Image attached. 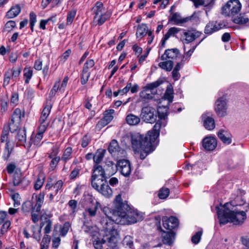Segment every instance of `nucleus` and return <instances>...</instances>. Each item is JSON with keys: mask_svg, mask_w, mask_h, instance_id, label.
Segmentation results:
<instances>
[{"mask_svg": "<svg viewBox=\"0 0 249 249\" xmlns=\"http://www.w3.org/2000/svg\"><path fill=\"white\" fill-rule=\"evenodd\" d=\"M45 194L44 192L40 193L37 198L36 205L34 208V210L36 212H38L40 210V208L43 203L44 199Z\"/></svg>", "mask_w": 249, "mask_h": 249, "instance_id": "41", "label": "nucleus"}, {"mask_svg": "<svg viewBox=\"0 0 249 249\" xmlns=\"http://www.w3.org/2000/svg\"><path fill=\"white\" fill-rule=\"evenodd\" d=\"M68 81V77H65L62 81V82L61 84V87H59V92L63 93L64 91L65 88L67 87Z\"/></svg>", "mask_w": 249, "mask_h": 249, "instance_id": "63", "label": "nucleus"}, {"mask_svg": "<svg viewBox=\"0 0 249 249\" xmlns=\"http://www.w3.org/2000/svg\"><path fill=\"white\" fill-rule=\"evenodd\" d=\"M157 144L158 141H156L153 143L147 144L146 146L142 147L139 151H137L140 153V157L141 159H144L148 154L154 151Z\"/></svg>", "mask_w": 249, "mask_h": 249, "instance_id": "23", "label": "nucleus"}, {"mask_svg": "<svg viewBox=\"0 0 249 249\" xmlns=\"http://www.w3.org/2000/svg\"><path fill=\"white\" fill-rule=\"evenodd\" d=\"M201 33L196 30L188 31L183 33L182 38L184 43H189L200 36Z\"/></svg>", "mask_w": 249, "mask_h": 249, "instance_id": "21", "label": "nucleus"}, {"mask_svg": "<svg viewBox=\"0 0 249 249\" xmlns=\"http://www.w3.org/2000/svg\"><path fill=\"white\" fill-rule=\"evenodd\" d=\"M163 61L159 63V66L162 69L167 71H170L173 69L174 63L172 60H163Z\"/></svg>", "mask_w": 249, "mask_h": 249, "instance_id": "39", "label": "nucleus"}, {"mask_svg": "<svg viewBox=\"0 0 249 249\" xmlns=\"http://www.w3.org/2000/svg\"><path fill=\"white\" fill-rule=\"evenodd\" d=\"M95 64L93 59L87 60L84 64L81 73V83L82 85L85 84L88 81L90 75L89 69L92 68Z\"/></svg>", "mask_w": 249, "mask_h": 249, "instance_id": "14", "label": "nucleus"}, {"mask_svg": "<svg viewBox=\"0 0 249 249\" xmlns=\"http://www.w3.org/2000/svg\"><path fill=\"white\" fill-rule=\"evenodd\" d=\"M29 183L28 180H26L25 178H21V174L15 173L14 175L13 184L14 186L26 185Z\"/></svg>", "mask_w": 249, "mask_h": 249, "instance_id": "34", "label": "nucleus"}, {"mask_svg": "<svg viewBox=\"0 0 249 249\" xmlns=\"http://www.w3.org/2000/svg\"><path fill=\"white\" fill-rule=\"evenodd\" d=\"M114 209L110 210V216L108 217L114 223L121 225H128L142 221L143 214L137 210L129 207L125 202H122L121 196H116L114 202Z\"/></svg>", "mask_w": 249, "mask_h": 249, "instance_id": "2", "label": "nucleus"}, {"mask_svg": "<svg viewBox=\"0 0 249 249\" xmlns=\"http://www.w3.org/2000/svg\"><path fill=\"white\" fill-rule=\"evenodd\" d=\"M75 14L76 12L74 10L71 11L69 13L67 18V24L68 25H70L72 22Z\"/></svg>", "mask_w": 249, "mask_h": 249, "instance_id": "61", "label": "nucleus"}, {"mask_svg": "<svg viewBox=\"0 0 249 249\" xmlns=\"http://www.w3.org/2000/svg\"><path fill=\"white\" fill-rule=\"evenodd\" d=\"M123 244L129 248H132L133 241L132 237L130 235L125 236L123 240Z\"/></svg>", "mask_w": 249, "mask_h": 249, "instance_id": "54", "label": "nucleus"}, {"mask_svg": "<svg viewBox=\"0 0 249 249\" xmlns=\"http://www.w3.org/2000/svg\"><path fill=\"white\" fill-rule=\"evenodd\" d=\"M163 227L168 230L173 231L172 230L176 228L178 225V219L175 216H163L162 218Z\"/></svg>", "mask_w": 249, "mask_h": 249, "instance_id": "18", "label": "nucleus"}, {"mask_svg": "<svg viewBox=\"0 0 249 249\" xmlns=\"http://www.w3.org/2000/svg\"><path fill=\"white\" fill-rule=\"evenodd\" d=\"M17 144L19 145L25 144L26 141V129H19L16 136Z\"/></svg>", "mask_w": 249, "mask_h": 249, "instance_id": "35", "label": "nucleus"}, {"mask_svg": "<svg viewBox=\"0 0 249 249\" xmlns=\"http://www.w3.org/2000/svg\"><path fill=\"white\" fill-rule=\"evenodd\" d=\"M15 146L14 142L12 141H8L6 142L5 150L4 151L3 158L7 160L10 157Z\"/></svg>", "mask_w": 249, "mask_h": 249, "instance_id": "31", "label": "nucleus"}, {"mask_svg": "<svg viewBox=\"0 0 249 249\" xmlns=\"http://www.w3.org/2000/svg\"><path fill=\"white\" fill-rule=\"evenodd\" d=\"M11 198L14 201V207L17 208L21 204V198L18 193H14L11 196Z\"/></svg>", "mask_w": 249, "mask_h": 249, "instance_id": "50", "label": "nucleus"}, {"mask_svg": "<svg viewBox=\"0 0 249 249\" xmlns=\"http://www.w3.org/2000/svg\"><path fill=\"white\" fill-rule=\"evenodd\" d=\"M8 70L9 71H11V74L12 75V80L13 81H16L21 73V68H15L13 69H9Z\"/></svg>", "mask_w": 249, "mask_h": 249, "instance_id": "44", "label": "nucleus"}, {"mask_svg": "<svg viewBox=\"0 0 249 249\" xmlns=\"http://www.w3.org/2000/svg\"><path fill=\"white\" fill-rule=\"evenodd\" d=\"M162 84V81L158 80L154 82L148 84L144 87L143 90L140 93V97L143 99H151L153 98L152 90Z\"/></svg>", "mask_w": 249, "mask_h": 249, "instance_id": "13", "label": "nucleus"}, {"mask_svg": "<svg viewBox=\"0 0 249 249\" xmlns=\"http://www.w3.org/2000/svg\"><path fill=\"white\" fill-rule=\"evenodd\" d=\"M190 19V18L187 17L182 18L180 15L178 13H172L170 16L169 20L174 21L176 24H182L187 22Z\"/></svg>", "mask_w": 249, "mask_h": 249, "instance_id": "27", "label": "nucleus"}, {"mask_svg": "<svg viewBox=\"0 0 249 249\" xmlns=\"http://www.w3.org/2000/svg\"><path fill=\"white\" fill-rule=\"evenodd\" d=\"M149 31L148 30V27L146 24L142 23L138 25L136 36L137 38H142L145 36Z\"/></svg>", "mask_w": 249, "mask_h": 249, "instance_id": "29", "label": "nucleus"}, {"mask_svg": "<svg viewBox=\"0 0 249 249\" xmlns=\"http://www.w3.org/2000/svg\"><path fill=\"white\" fill-rule=\"evenodd\" d=\"M220 28L219 25L215 22H210L206 26L205 29V33L211 34L214 32L218 30Z\"/></svg>", "mask_w": 249, "mask_h": 249, "instance_id": "37", "label": "nucleus"}, {"mask_svg": "<svg viewBox=\"0 0 249 249\" xmlns=\"http://www.w3.org/2000/svg\"><path fill=\"white\" fill-rule=\"evenodd\" d=\"M103 212L104 216L100 220L102 231H104L102 235L96 227H87L85 231L92 236L93 245L95 249H102L103 245H107L110 249H114L116 247L118 232L112 221L108 217L110 216V209L105 207L103 209Z\"/></svg>", "mask_w": 249, "mask_h": 249, "instance_id": "1", "label": "nucleus"}, {"mask_svg": "<svg viewBox=\"0 0 249 249\" xmlns=\"http://www.w3.org/2000/svg\"><path fill=\"white\" fill-rule=\"evenodd\" d=\"M51 238L48 235H45L40 243V249H47L49 246V243L50 242Z\"/></svg>", "mask_w": 249, "mask_h": 249, "instance_id": "49", "label": "nucleus"}, {"mask_svg": "<svg viewBox=\"0 0 249 249\" xmlns=\"http://www.w3.org/2000/svg\"><path fill=\"white\" fill-rule=\"evenodd\" d=\"M203 125L208 130H212L215 128L214 120L212 117V112H208L203 113L201 116Z\"/></svg>", "mask_w": 249, "mask_h": 249, "instance_id": "19", "label": "nucleus"}, {"mask_svg": "<svg viewBox=\"0 0 249 249\" xmlns=\"http://www.w3.org/2000/svg\"><path fill=\"white\" fill-rule=\"evenodd\" d=\"M51 108L52 105L50 103L47 104L41 111L39 119V126L38 127V128L41 129V131L46 130L49 124L50 121L48 120V116L50 113Z\"/></svg>", "mask_w": 249, "mask_h": 249, "instance_id": "10", "label": "nucleus"}, {"mask_svg": "<svg viewBox=\"0 0 249 249\" xmlns=\"http://www.w3.org/2000/svg\"><path fill=\"white\" fill-rule=\"evenodd\" d=\"M179 53V50L176 48L166 50L161 55V59L162 60H166L167 59H175L178 57Z\"/></svg>", "mask_w": 249, "mask_h": 249, "instance_id": "26", "label": "nucleus"}, {"mask_svg": "<svg viewBox=\"0 0 249 249\" xmlns=\"http://www.w3.org/2000/svg\"><path fill=\"white\" fill-rule=\"evenodd\" d=\"M16 25V22L13 20H9L6 22L4 26V31L9 32L12 31Z\"/></svg>", "mask_w": 249, "mask_h": 249, "instance_id": "55", "label": "nucleus"}, {"mask_svg": "<svg viewBox=\"0 0 249 249\" xmlns=\"http://www.w3.org/2000/svg\"><path fill=\"white\" fill-rule=\"evenodd\" d=\"M19 124H17L15 122H12L11 120L9 124H6L8 125V128H9V130L11 132L14 133L17 130Z\"/></svg>", "mask_w": 249, "mask_h": 249, "instance_id": "58", "label": "nucleus"}, {"mask_svg": "<svg viewBox=\"0 0 249 249\" xmlns=\"http://www.w3.org/2000/svg\"><path fill=\"white\" fill-rule=\"evenodd\" d=\"M24 76L25 78V82L27 84L33 75V70L30 68H25L23 71Z\"/></svg>", "mask_w": 249, "mask_h": 249, "instance_id": "48", "label": "nucleus"}, {"mask_svg": "<svg viewBox=\"0 0 249 249\" xmlns=\"http://www.w3.org/2000/svg\"><path fill=\"white\" fill-rule=\"evenodd\" d=\"M12 78L11 71L8 70L4 74V78L3 80V85L4 86L8 85L9 84L10 78Z\"/></svg>", "mask_w": 249, "mask_h": 249, "instance_id": "62", "label": "nucleus"}, {"mask_svg": "<svg viewBox=\"0 0 249 249\" xmlns=\"http://www.w3.org/2000/svg\"><path fill=\"white\" fill-rule=\"evenodd\" d=\"M63 186V182L61 180H59L55 184L52 182V179L48 181L45 186L46 190H51L53 191L54 195H56L58 191L61 189Z\"/></svg>", "mask_w": 249, "mask_h": 249, "instance_id": "24", "label": "nucleus"}, {"mask_svg": "<svg viewBox=\"0 0 249 249\" xmlns=\"http://www.w3.org/2000/svg\"><path fill=\"white\" fill-rule=\"evenodd\" d=\"M140 120L139 116L132 113L128 114L125 118L126 123L130 125L138 124L140 122Z\"/></svg>", "mask_w": 249, "mask_h": 249, "instance_id": "36", "label": "nucleus"}, {"mask_svg": "<svg viewBox=\"0 0 249 249\" xmlns=\"http://www.w3.org/2000/svg\"><path fill=\"white\" fill-rule=\"evenodd\" d=\"M93 188L107 197H109L112 195V189L107 184L106 180L101 181V183H97L96 185H92Z\"/></svg>", "mask_w": 249, "mask_h": 249, "instance_id": "16", "label": "nucleus"}, {"mask_svg": "<svg viewBox=\"0 0 249 249\" xmlns=\"http://www.w3.org/2000/svg\"><path fill=\"white\" fill-rule=\"evenodd\" d=\"M108 150L112 156L117 157L122 156L125 153L124 150L120 148L117 141L115 140H113L110 142Z\"/></svg>", "mask_w": 249, "mask_h": 249, "instance_id": "20", "label": "nucleus"}, {"mask_svg": "<svg viewBox=\"0 0 249 249\" xmlns=\"http://www.w3.org/2000/svg\"><path fill=\"white\" fill-rule=\"evenodd\" d=\"M60 84V80H58L55 83L54 86H53V89H51V90L50 91V92L49 93V96L50 97H53L55 95L57 91V90L59 91V88Z\"/></svg>", "mask_w": 249, "mask_h": 249, "instance_id": "56", "label": "nucleus"}, {"mask_svg": "<svg viewBox=\"0 0 249 249\" xmlns=\"http://www.w3.org/2000/svg\"><path fill=\"white\" fill-rule=\"evenodd\" d=\"M100 206V202L96 201L92 206H88L85 208L83 213L84 224L91 221L92 218L96 215L97 209Z\"/></svg>", "mask_w": 249, "mask_h": 249, "instance_id": "11", "label": "nucleus"}, {"mask_svg": "<svg viewBox=\"0 0 249 249\" xmlns=\"http://www.w3.org/2000/svg\"><path fill=\"white\" fill-rule=\"evenodd\" d=\"M46 130L41 131L38 128V132L35 135L32 134L29 141L25 143L24 147L28 150H35L41 145L43 135Z\"/></svg>", "mask_w": 249, "mask_h": 249, "instance_id": "8", "label": "nucleus"}, {"mask_svg": "<svg viewBox=\"0 0 249 249\" xmlns=\"http://www.w3.org/2000/svg\"><path fill=\"white\" fill-rule=\"evenodd\" d=\"M162 241L164 244L172 246L175 240V233L173 231H165L161 229Z\"/></svg>", "mask_w": 249, "mask_h": 249, "instance_id": "22", "label": "nucleus"}, {"mask_svg": "<svg viewBox=\"0 0 249 249\" xmlns=\"http://www.w3.org/2000/svg\"><path fill=\"white\" fill-rule=\"evenodd\" d=\"M110 177L107 175V172L102 166L99 164H95L93 168V172L91 177V185H96L97 183H101L104 180Z\"/></svg>", "mask_w": 249, "mask_h": 249, "instance_id": "7", "label": "nucleus"}, {"mask_svg": "<svg viewBox=\"0 0 249 249\" xmlns=\"http://www.w3.org/2000/svg\"><path fill=\"white\" fill-rule=\"evenodd\" d=\"M124 177H128L131 173V167L129 161L127 160H120L117 162V169Z\"/></svg>", "mask_w": 249, "mask_h": 249, "instance_id": "17", "label": "nucleus"}, {"mask_svg": "<svg viewBox=\"0 0 249 249\" xmlns=\"http://www.w3.org/2000/svg\"><path fill=\"white\" fill-rule=\"evenodd\" d=\"M45 177L44 175H40L38 176L34 184V188L36 190H39L42 186L44 182Z\"/></svg>", "mask_w": 249, "mask_h": 249, "instance_id": "46", "label": "nucleus"}, {"mask_svg": "<svg viewBox=\"0 0 249 249\" xmlns=\"http://www.w3.org/2000/svg\"><path fill=\"white\" fill-rule=\"evenodd\" d=\"M106 153L105 150L99 149L98 150L93 156V161L95 164H98L102 160L105 154Z\"/></svg>", "mask_w": 249, "mask_h": 249, "instance_id": "40", "label": "nucleus"}, {"mask_svg": "<svg viewBox=\"0 0 249 249\" xmlns=\"http://www.w3.org/2000/svg\"><path fill=\"white\" fill-rule=\"evenodd\" d=\"M41 226H45L44 232L45 233H49L52 229V222L47 217H45L41 219Z\"/></svg>", "mask_w": 249, "mask_h": 249, "instance_id": "38", "label": "nucleus"}, {"mask_svg": "<svg viewBox=\"0 0 249 249\" xmlns=\"http://www.w3.org/2000/svg\"><path fill=\"white\" fill-rule=\"evenodd\" d=\"M69 206L71 208V214H74L77 211V202L76 200L72 199L68 203Z\"/></svg>", "mask_w": 249, "mask_h": 249, "instance_id": "52", "label": "nucleus"}, {"mask_svg": "<svg viewBox=\"0 0 249 249\" xmlns=\"http://www.w3.org/2000/svg\"><path fill=\"white\" fill-rule=\"evenodd\" d=\"M167 107H159L157 109L159 117L160 119H165L167 116Z\"/></svg>", "mask_w": 249, "mask_h": 249, "instance_id": "45", "label": "nucleus"}, {"mask_svg": "<svg viewBox=\"0 0 249 249\" xmlns=\"http://www.w3.org/2000/svg\"><path fill=\"white\" fill-rule=\"evenodd\" d=\"M143 120L149 123H153L157 119V111L156 109L151 107H145L142 108L141 113Z\"/></svg>", "mask_w": 249, "mask_h": 249, "instance_id": "12", "label": "nucleus"}, {"mask_svg": "<svg viewBox=\"0 0 249 249\" xmlns=\"http://www.w3.org/2000/svg\"><path fill=\"white\" fill-rule=\"evenodd\" d=\"M241 240L245 249H249V237H242Z\"/></svg>", "mask_w": 249, "mask_h": 249, "instance_id": "64", "label": "nucleus"}, {"mask_svg": "<svg viewBox=\"0 0 249 249\" xmlns=\"http://www.w3.org/2000/svg\"><path fill=\"white\" fill-rule=\"evenodd\" d=\"M228 100L225 96L218 98L215 103L214 110L216 114L223 117L228 114Z\"/></svg>", "mask_w": 249, "mask_h": 249, "instance_id": "9", "label": "nucleus"}, {"mask_svg": "<svg viewBox=\"0 0 249 249\" xmlns=\"http://www.w3.org/2000/svg\"><path fill=\"white\" fill-rule=\"evenodd\" d=\"M232 21L238 24H244L249 21L248 16L245 13L238 14L231 18Z\"/></svg>", "mask_w": 249, "mask_h": 249, "instance_id": "28", "label": "nucleus"}, {"mask_svg": "<svg viewBox=\"0 0 249 249\" xmlns=\"http://www.w3.org/2000/svg\"><path fill=\"white\" fill-rule=\"evenodd\" d=\"M203 149L207 151L214 150L217 146V142L215 137L210 135L204 138L201 142Z\"/></svg>", "mask_w": 249, "mask_h": 249, "instance_id": "15", "label": "nucleus"}, {"mask_svg": "<svg viewBox=\"0 0 249 249\" xmlns=\"http://www.w3.org/2000/svg\"><path fill=\"white\" fill-rule=\"evenodd\" d=\"M106 166L105 170L107 172V175L109 176V177L112 176L116 172L117 165H115L113 161L110 160L106 161Z\"/></svg>", "mask_w": 249, "mask_h": 249, "instance_id": "32", "label": "nucleus"}, {"mask_svg": "<svg viewBox=\"0 0 249 249\" xmlns=\"http://www.w3.org/2000/svg\"><path fill=\"white\" fill-rule=\"evenodd\" d=\"M161 126V121H158L153 129L149 131L145 136L140 133L132 135L131 144L133 150L135 151H139L142 147L146 146L147 144L153 143L157 141Z\"/></svg>", "mask_w": 249, "mask_h": 249, "instance_id": "4", "label": "nucleus"}, {"mask_svg": "<svg viewBox=\"0 0 249 249\" xmlns=\"http://www.w3.org/2000/svg\"><path fill=\"white\" fill-rule=\"evenodd\" d=\"M170 191L167 188H162L160 190L158 196L160 199L166 198L169 195Z\"/></svg>", "mask_w": 249, "mask_h": 249, "instance_id": "53", "label": "nucleus"}, {"mask_svg": "<svg viewBox=\"0 0 249 249\" xmlns=\"http://www.w3.org/2000/svg\"><path fill=\"white\" fill-rule=\"evenodd\" d=\"M203 231L202 230H200L197 232H196L191 238V241L193 243L195 244H197L201 238V236L202 235Z\"/></svg>", "mask_w": 249, "mask_h": 249, "instance_id": "51", "label": "nucleus"}, {"mask_svg": "<svg viewBox=\"0 0 249 249\" xmlns=\"http://www.w3.org/2000/svg\"><path fill=\"white\" fill-rule=\"evenodd\" d=\"M195 49V47L189 50L188 52L184 53L183 58L181 60V63H183L185 61H188L189 59L190 56L194 52Z\"/></svg>", "mask_w": 249, "mask_h": 249, "instance_id": "59", "label": "nucleus"}, {"mask_svg": "<svg viewBox=\"0 0 249 249\" xmlns=\"http://www.w3.org/2000/svg\"><path fill=\"white\" fill-rule=\"evenodd\" d=\"M21 8L19 5L12 6L6 13V17L7 18H12L17 17L20 12Z\"/></svg>", "mask_w": 249, "mask_h": 249, "instance_id": "33", "label": "nucleus"}, {"mask_svg": "<svg viewBox=\"0 0 249 249\" xmlns=\"http://www.w3.org/2000/svg\"><path fill=\"white\" fill-rule=\"evenodd\" d=\"M217 135L224 143L229 144L231 142V139L225 135V132L223 130L219 131L217 133Z\"/></svg>", "mask_w": 249, "mask_h": 249, "instance_id": "47", "label": "nucleus"}, {"mask_svg": "<svg viewBox=\"0 0 249 249\" xmlns=\"http://www.w3.org/2000/svg\"><path fill=\"white\" fill-rule=\"evenodd\" d=\"M70 227L71 225L69 222H65L63 227L60 228L61 234L63 236H65L67 234Z\"/></svg>", "mask_w": 249, "mask_h": 249, "instance_id": "57", "label": "nucleus"}, {"mask_svg": "<svg viewBox=\"0 0 249 249\" xmlns=\"http://www.w3.org/2000/svg\"><path fill=\"white\" fill-rule=\"evenodd\" d=\"M72 154V148L71 147H67L64 151L61 158L62 160L66 162L71 159Z\"/></svg>", "mask_w": 249, "mask_h": 249, "instance_id": "43", "label": "nucleus"}, {"mask_svg": "<svg viewBox=\"0 0 249 249\" xmlns=\"http://www.w3.org/2000/svg\"><path fill=\"white\" fill-rule=\"evenodd\" d=\"M241 205V204L228 202L223 205L216 206L215 209L220 224L225 225L229 222L237 225L242 224L247 218L246 212L248 211L249 205L246 204L244 210L238 207Z\"/></svg>", "mask_w": 249, "mask_h": 249, "instance_id": "3", "label": "nucleus"}, {"mask_svg": "<svg viewBox=\"0 0 249 249\" xmlns=\"http://www.w3.org/2000/svg\"><path fill=\"white\" fill-rule=\"evenodd\" d=\"M94 15L93 24L94 25H102L109 18L106 13L102 2L97 1L92 9Z\"/></svg>", "mask_w": 249, "mask_h": 249, "instance_id": "5", "label": "nucleus"}, {"mask_svg": "<svg viewBox=\"0 0 249 249\" xmlns=\"http://www.w3.org/2000/svg\"><path fill=\"white\" fill-rule=\"evenodd\" d=\"M242 8V4L239 0H229L222 8V14L232 18L238 15Z\"/></svg>", "mask_w": 249, "mask_h": 249, "instance_id": "6", "label": "nucleus"}, {"mask_svg": "<svg viewBox=\"0 0 249 249\" xmlns=\"http://www.w3.org/2000/svg\"><path fill=\"white\" fill-rule=\"evenodd\" d=\"M49 158L52 159L50 167L52 169H53L57 165L58 162L60 160V158L59 157H55L53 158L52 155H49Z\"/></svg>", "mask_w": 249, "mask_h": 249, "instance_id": "60", "label": "nucleus"}, {"mask_svg": "<svg viewBox=\"0 0 249 249\" xmlns=\"http://www.w3.org/2000/svg\"><path fill=\"white\" fill-rule=\"evenodd\" d=\"M174 91L173 88L171 86H168L165 91L163 98L165 100L168 101V104L172 102L174 98Z\"/></svg>", "mask_w": 249, "mask_h": 249, "instance_id": "42", "label": "nucleus"}, {"mask_svg": "<svg viewBox=\"0 0 249 249\" xmlns=\"http://www.w3.org/2000/svg\"><path fill=\"white\" fill-rule=\"evenodd\" d=\"M24 117V113L21 109L17 108L14 111L12 116L11 121L15 122L17 124H20L22 118Z\"/></svg>", "mask_w": 249, "mask_h": 249, "instance_id": "30", "label": "nucleus"}, {"mask_svg": "<svg viewBox=\"0 0 249 249\" xmlns=\"http://www.w3.org/2000/svg\"><path fill=\"white\" fill-rule=\"evenodd\" d=\"M114 110L109 109L106 110L104 113V117L98 123V125L102 126H105L109 123L113 119V114L114 113Z\"/></svg>", "mask_w": 249, "mask_h": 249, "instance_id": "25", "label": "nucleus"}]
</instances>
